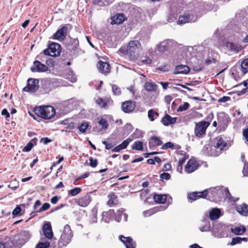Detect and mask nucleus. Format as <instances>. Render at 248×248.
<instances>
[{
	"mask_svg": "<svg viewBox=\"0 0 248 248\" xmlns=\"http://www.w3.org/2000/svg\"><path fill=\"white\" fill-rule=\"evenodd\" d=\"M47 70V66L38 60L35 61L31 67V70L32 72H45Z\"/></svg>",
	"mask_w": 248,
	"mask_h": 248,
	"instance_id": "nucleus-14",
	"label": "nucleus"
},
{
	"mask_svg": "<svg viewBox=\"0 0 248 248\" xmlns=\"http://www.w3.org/2000/svg\"><path fill=\"white\" fill-rule=\"evenodd\" d=\"M214 144L222 151L227 150L229 147L226 138L221 136H218L215 139Z\"/></svg>",
	"mask_w": 248,
	"mask_h": 248,
	"instance_id": "nucleus-11",
	"label": "nucleus"
},
{
	"mask_svg": "<svg viewBox=\"0 0 248 248\" xmlns=\"http://www.w3.org/2000/svg\"><path fill=\"white\" fill-rule=\"evenodd\" d=\"M189 70L190 69L188 66L184 65H180L176 67L174 73L175 74H186L189 72Z\"/></svg>",
	"mask_w": 248,
	"mask_h": 248,
	"instance_id": "nucleus-35",
	"label": "nucleus"
},
{
	"mask_svg": "<svg viewBox=\"0 0 248 248\" xmlns=\"http://www.w3.org/2000/svg\"><path fill=\"white\" fill-rule=\"evenodd\" d=\"M241 243V239L240 237H236L233 238L232 240V242L230 243V245L233 246L236 244H240Z\"/></svg>",
	"mask_w": 248,
	"mask_h": 248,
	"instance_id": "nucleus-59",
	"label": "nucleus"
},
{
	"mask_svg": "<svg viewBox=\"0 0 248 248\" xmlns=\"http://www.w3.org/2000/svg\"><path fill=\"white\" fill-rule=\"evenodd\" d=\"M97 66L99 72L102 74H106L109 73L110 72V65L107 62H104L100 61L98 62Z\"/></svg>",
	"mask_w": 248,
	"mask_h": 248,
	"instance_id": "nucleus-22",
	"label": "nucleus"
},
{
	"mask_svg": "<svg viewBox=\"0 0 248 248\" xmlns=\"http://www.w3.org/2000/svg\"><path fill=\"white\" fill-rule=\"evenodd\" d=\"M143 215L145 217H148L155 214L154 208L145 211L143 212Z\"/></svg>",
	"mask_w": 248,
	"mask_h": 248,
	"instance_id": "nucleus-61",
	"label": "nucleus"
},
{
	"mask_svg": "<svg viewBox=\"0 0 248 248\" xmlns=\"http://www.w3.org/2000/svg\"><path fill=\"white\" fill-rule=\"evenodd\" d=\"M41 242H40L36 246V248H57V243L52 241L47 240L44 241V238H41Z\"/></svg>",
	"mask_w": 248,
	"mask_h": 248,
	"instance_id": "nucleus-20",
	"label": "nucleus"
},
{
	"mask_svg": "<svg viewBox=\"0 0 248 248\" xmlns=\"http://www.w3.org/2000/svg\"><path fill=\"white\" fill-rule=\"evenodd\" d=\"M158 116L157 112L153 109H150L148 112V117L151 121H154L155 118Z\"/></svg>",
	"mask_w": 248,
	"mask_h": 248,
	"instance_id": "nucleus-48",
	"label": "nucleus"
},
{
	"mask_svg": "<svg viewBox=\"0 0 248 248\" xmlns=\"http://www.w3.org/2000/svg\"><path fill=\"white\" fill-rule=\"evenodd\" d=\"M95 103L101 108H107L112 104L113 101L108 97H99L95 100Z\"/></svg>",
	"mask_w": 248,
	"mask_h": 248,
	"instance_id": "nucleus-17",
	"label": "nucleus"
},
{
	"mask_svg": "<svg viewBox=\"0 0 248 248\" xmlns=\"http://www.w3.org/2000/svg\"><path fill=\"white\" fill-rule=\"evenodd\" d=\"M19 186L18 183L16 181H13L10 182L8 187L13 190H16Z\"/></svg>",
	"mask_w": 248,
	"mask_h": 248,
	"instance_id": "nucleus-60",
	"label": "nucleus"
},
{
	"mask_svg": "<svg viewBox=\"0 0 248 248\" xmlns=\"http://www.w3.org/2000/svg\"><path fill=\"white\" fill-rule=\"evenodd\" d=\"M171 43L172 40L170 39H167L162 42H160L157 45V49L160 52H164L165 51L168 50L169 45Z\"/></svg>",
	"mask_w": 248,
	"mask_h": 248,
	"instance_id": "nucleus-25",
	"label": "nucleus"
},
{
	"mask_svg": "<svg viewBox=\"0 0 248 248\" xmlns=\"http://www.w3.org/2000/svg\"><path fill=\"white\" fill-rule=\"evenodd\" d=\"M81 191V189L79 187H76L74 189L70 190L68 191V193L70 194L72 196H75L78 193H79Z\"/></svg>",
	"mask_w": 248,
	"mask_h": 248,
	"instance_id": "nucleus-53",
	"label": "nucleus"
},
{
	"mask_svg": "<svg viewBox=\"0 0 248 248\" xmlns=\"http://www.w3.org/2000/svg\"><path fill=\"white\" fill-rule=\"evenodd\" d=\"M79 42L78 39H73L71 41V44L69 46V49L76 55L79 53L80 49L78 48Z\"/></svg>",
	"mask_w": 248,
	"mask_h": 248,
	"instance_id": "nucleus-30",
	"label": "nucleus"
},
{
	"mask_svg": "<svg viewBox=\"0 0 248 248\" xmlns=\"http://www.w3.org/2000/svg\"><path fill=\"white\" fill-rule=\"evenodd\" d=\"M132 149L137 151H143V142L139 140L135 141L132 146Z\"/></svg>",
	"mask_w": 248,
	"mask_h": 248,
	"instance_id": "nucleus-46",
	"label": "nucleus"
},
{
	"mask_svg": "<svg viewBox=\"0 0 248 248\" xmlns=\"http://www.w3.org/2000/svg\"><path fill=\"white\" fill-rule=\"evenodd\" d=\"M119 240L124 244L126 248H135L136 243L131 237H125L122 235L119 236Z\"/></svg>",
	"mask_w": 248,
	"mask_h": 248,
	"instance_id": "nucleus-18",
	"label": "nucleus"
},
{
	"mask_svg": "<svg viewBox=\"0 0 248 248\" xmlns=\"http://www.w3.org/2000/svg\"><path fill=\"white\" fill-rule=\"evenodd\" d=\"M141 47V44L138 40H131L126 46L121 47L119 51L123 54H126L130 60H133L136 58Z\"/></svg>",
	"mask_w": 248,
	"mask_h": 248,
	"instance_id": "nucleus-1",
	"label": "nucleus"
},
{
	"mask_svg": "<svg viewBox=\"0 0 248 248\" xmlns=\"http://www.w3.org/2000/svg\"><path fill=\"white\" fill-rule=\"evenodd\" d=\"M133 137L135 139H138L142 137L143 133L140 130L136 129L132 135Z\"/></svg>",
	"mask_w": 248,
	"mask_h": 248,
	"instance_id": "nucleus-56",
	"label": "nucleus"
},
{
	"mask_svg": "<svg viewBox=\"0 0 248 248\" xmlns=\"http://www.w3.org/2000/svg\"><path fill=\"white\" fill-rule=\"evenodd\" d=\"M50 207V204L48 203H45L37 211V212H41L43 211H46Z\"/></svg>",
	"mask_w": 248,
	"mask_h": 248,
	"instance_id": "nucleus-62",
	"label": "nucleus"
},
{
	"mask_svg": "<svg viewBox=\"0 0 248 248\" xmlns=\"http://www.w3.org/2000/svg\"><path fill=\"white\" fill-rule=\"evenodd\" d=\"M42 82L41 87L45 93H48L53 89L60 86V85L56 84V81L55 80L45 79Z\"/></svg>",
	"mask_w": 248,
	"mask_h": 248,
	"instance_id": "nucleus-9",
	"label": "nucleus"
},
{
	"mask_svg": "<svg viewBox=\"0 0 248 248\" xmlns=\"http://www.w3.org/2000/svg\"><path fill=\"white\" fill-rule=\"evenodd\" d=\"M153 199L155 202L164 203L166 201L167 195L165 194H155Z\"/></svg>",
	"mask_w": 248,
	"mask_h": 248,
	"instance_id": "nucleus-41",
	"label": "nucleus"
},
{
	"mask_svg": "<svg viewBox=\"0 0 248 248\" xmlns=\"http://www.w3.org/2000/svg\"><path fill=\"white\" fill-rule=\"evenodd\" d=\"M199 229L202 232H209L211 230V224L209 219L202 220Z\"/></svg>",
	"mask_w": 248,
	"mask_h": 248,
	"instance_id": "nucleus-26",
	"label": "nucleus"
},
{
	"mask_svg": "<svg viewBox=\"0 0 248 248\" xmlns=\"http://www.w3.org/2000/svg\"><path fill=\"white\" fill-rule=\"evenodd\" d=\"M162 144V141L156 136H152L149 141V147L150 149H154L155 147Z\"/></svg>",
	"mask_w": 248,
	"mask_h": 248,
	"instance_id": "nucleus-29",
	"label": "nucleus"
},
{
	"mask_svg": "<svg viewBox=\"0 0 248 248\" xmlns=\"http://www.w3.org/2000/svg\"><path fill=\"white\" fill-rule=\"evenodd\" d=\"M160 177L162 180H168L170 178V175L168 172H163L160 174Z\"/></svg>",
	"mask_w": 248,
	"mask_h": 248,
	"instance_id": "nucleus-64",
	"label": "nucleus"
},
{
	"mask_svg": "<svg viewBox=\"0 0 248 248\" xmlns=\"http://www.w3.org/2000/svg\"><path fill=\"white\" fill-rule=\"evenodd\" d=\"M189 106V105L187 102H185L184 103V104L179 106L177 109V110L178 111H182L184 110H186L188 109Z\"/></svg>",
	"mask_w": 248,
	"mask_h": 248,
	"instance_id": "nucleus-58",
	"label": "nucleus"
},
{
	"mask_svg": "<svg viewBox=\"0 0 248 248\" xmlns=\"http://www.w3.org/2000/svg\"><path fill=\"white\" fill-rule=\"evenodd\" d=\"M43 233L48 240L57 243V239L53 237V234L50 223H45L43 226Z\"/></svg>",
	"mask_w": 248,
	"mask_h": 248,
	"instance_id": "nucleus-12",
	"label": "nucleus"
},
{
	"mask_svg": "<svg viewBox=\"0 0 248 248\" xmlns=\"http://www.w3.org/2000/svg\"><path fill=\"white\" fill-rule=\"evenodd\" d=\"M241 69L244 74L248 72V59L242 61L241 64Z\"/></svg>",
	"mask_w": 248,
	"mask_h": 248,
	"instance_id": "nucleus-47",
	"label": "nucleus"
},
{
	"mask_svg": "<svg viewBox=\"0 0 248 248\" xmlns=\"http://www.w3.org/2000/svg\"><path fill=\"white\" fill-rule=\"evenodd\" d=\"M73 233L70 226L68 224L64 226L60 238L57 241V248H62L66 247L72 240Z\"/></svg>",
	"mask_w": 248,
	"mask_h": 248,
	"instance_id": "nucleus-4",
	"label": "nucleus"
},
{
	"mask_svg": "<svg viewBox=\"0 0 248 248\" xmlns=\"http://www.w3.org/2000/svg\"><path fill=\"white\" fill-rule=\"evenodd\" d=\"M88 126V123L86 122L83 123L78 126V129L80 133H83L86 132Z\"/></svg>",
	"mask_w": 248,
	"mask_h": 248,
	"instance_id": "nucleus-52",
	"label": "nucleus"
},
{
	"mask_svg": "<svg viewBox=\"0 0 248 248\" xmlns=\"http://www.w3.org/2000/svg\"><path fill=\"white\" fill-rule=\"evenodd\" d=\"M207 190L200 192H193L187 195L188 201L192 202L200 198H205L207 196Z\"/></svg>",
	"mask_w": 248,
	"mask_h": 248,
	"instance_id": "nucleus-15",
	"label": "nucleus"
},
{
	"mask_svg": "<svg viewBox=\"0 0 248 248\" xmlns=\"http://www.w3.org/2000/svg\"><path fill=\"white\" fill-rule=\"evenodd\" d=\"M202 154L205 156H210V148L209 145L204 146L202 150Z\"/></svg>",
	"mask_w": 248,
	"mask_h": 248,
	"instance_id": "nucleus-51",
	"label": "nucleus"
},
{
	"mask_svg": "<svg viewBox=\"0 0 248 248\" xmlns=\"http://www.w3.org/2000/svg\"><path fill=\"white\" fill-rule=\"evenodd\" d=\"M114 0H93V3L99 6H105L109 5Z\"/></svg>",
	"mask_w": 248,
	"mask_h": 248,
	"instance_id": "nucleus-43",
	"label": "nucleus"
},
{
	"mask_svg": "<svg viewBox=\"0 0 248 248\" xmlns=\"http://www.w3.org/2000/svg\"><path fill=\"white\" fill-rule=\"evenodd\" d=\"M125 16L124 14H116L111 18V24H120L124 21Z\"/></svg>",
	"mask_w": 248,
	"mask_h": 248,
	"instance_id": "nucleus-34",
	"label": "nucleus"
},
{
	"mask_svg": "<svg viewBox=\"0 0 248 248\" xmlns=\"http://www.w3.org/2000/svg\"><path fill=\"white\" fill-rule=\"evenodd\" d=\"M111 118V116L108 115H104L97 118L98 123L101 126L102 129L106 130L108 128V120Z\"/></svg>",
	"mask_w": 248,
	"mask_h": 248,
	"instance_id": "nucleus-21",
	"label": "nucleus"
},
{
	"mask_svg": "<svg viewBox=\"0 0 248 248\" xmlns=\"http://www.w3.org/2000/svg\"><path fill=\"white\" fill-rule=\"evenodd\" d=\"M157 85L151 81H146L144 85V89L148 92H155L157 89Z\"/></svg>",
	"mask_w": 248,
	"mask_h": 248,
	"instance_id": "nucleus-36",
	"label": "nucleus"
},
{
	"mask_svg": "<svg viewBox=\"0 0 248 248\" xmlns=\"http://www.w3.org/2000/svg\"><path fill=\"white\" fill-rule=\"evenodd\" d=\"M61 46L60 45L57 43H51L47 48L43 50V53H40L37 55V58L39 60L44 61L45 55L51 57H56L60 55L61 52Z\"/></svg>",
	"mask_w": 248,
	"mask_h": 248,
	"instance_id": "nucleus-3",
	"label": "nucleus"
},
{
	"mask_svg": "<svg viewBox=\"0 0 248 248\" xmlns=\"http://www.w3.org/2000/svg\"><path fill=\"white\" fill-rule=\"evenodd\" d=\"M168 206L169 204L167 205H159L153 208L155 213L157 212L164 211L168 208Z\"/></svg>",
	"mask_w": 248,
	"mask_h": 248,
	"instance_id": "nucleus-55",
	"label": "nucleus"
},
{
	"mask_svg": "<svg viewBox=\"0 0 248 248\" xmlns=\"http://www.w3.org/2000/svg\"><path fill=\"white\" fill-rule=\"evenodd\" d=\"M34 112L38 116L45 119H50L55 114L54 108L50 106L36 108Z\"/></svg>",
	"mask_w": 248,
	"mask_h": 248,
	"instance_id": "nucleus-5",
	"label": "nucleus"
},
{
	"mask_svg": "<svg viewBox=\"0 0 248 248\" xmlns=\"http://www.w3.org/2000/svg\"><path fill=\"white\" fill-rule=\"evenodd\" d=\"M236 211L241 215L248 216V205L246 204L239 205L236 206Z\"/></svg>",
	"mask_w": 248,
	"mask_h": 248,
	"instance_id": "nucleus-39",
	"label": "nucleus"
},
{
	"mask_svg": "<svg viewBox=\"0 0 248 248\" xmlns=\"http://www.w3.org/2000/svg\"><path fill=\"white\" fill-rule=\"evenodd\" d=\"M215 56H217V54L215 52H212L211 56H209L208 58L206 59L205 61V64L208 65L212 63H215L217 62V59Z\"/></svg>",
	"mask_w": 248,
	"mask_h": 248,
	"instance_id": "nucleus-44",
	"label": "nucleus"
},
{
	"mask_svg": "<svg viewBox=\"0 0 248 248\" xmlns=\"http://www.w3.org/2000/svg\"><path fill=\"white\" fill-rule=\"evenodd\" d=\"M39 80L30 78L27 81V85L23 88V91L27 92L34 93L39 89Z\"/></svg>",
	"mask_w": 248,
	"mask_h": 248,
	"instance_id": "nucleus-10",
	"label": "nucleus"
},
{
	"mask_svg": "<svg viewBox=\"0 0 248 248\" xmlns=\"http://www.w3.org/2000/svg\"><path fill=\"white\" fill-rule=\"evenodd\" d=\"M174 147V144L171 142H168L164 144L161 147L162 149L165 150L168 148H172Z\"/></svg>",
	"mask_w": 248,
	"mask_h": 248,
	"instance_id": "nucleus-63",
	"label": "nucleus"
},
{
	"mask_svg": "<svg viewBox=\"0 0 248 248\" xmlns=\"http://www.w3.org/2000/svg\"><path fill=\"white\" fill-rule=\"evenodd\" d=\"M198 19V16L191 14H185L179 16L177 21L178 24H184L188 22H194Z\"/></svg>",
	"mask_w": 248,
	"mask_h": 248,
	"instance_id": "nucleus-13",
	"label": "nucleus"
},
{
	"mask_svg": "<svg viewBox=\"0 0 248 248\" xmlns=\"http://www.w3.org/2000/svg\"><path fill=\"white\" fill-rule=\"evenodd\" d=\"M207 190V196L208 199L213 202H217L219 201L223 195V191L225 193L226 196L229 199L231 198V194L228 188L222 187L217 186L215 187H211Z\"/></svg>",
	"mask_w": 248,
	"mask_h": 248,
	"instance_id": "nucleus-2",
	"label": "nucleus"
},
{
	"mask_svg": "<svg viewBox=\"0 0 248 248\" xmlns=\"http://www.w3.org/2000/svg\"><path fill=\"white\" fill-rule=\"evenodd\" d=\"M114 211L113 210H109L107 212L102 213V219L106 223L109 222L110 220L114 217Z\"/></svg>",
	"mask_w": 248,
	"mask_h": 248,
	"instance_id": "nucleus-33",
	"label": "nucleus"
},
{
	"mask_svg": "<svg viewBox=\"0 0 248 248\" xmlns=\"http://www.w3.org/2000/svg\"><path fill=\"white\" fill-rule=\"evenodd\" d=\"M209 218L212 220H215L221 216L220 209L217 208H212L209 212Z\"/></svg>",
	"mask_w": 248,
	"mask_h": 248,
	"instance_id": "nucleus-28",
	"label": "nucleus"
},
{
	"mask_svg": "<svg viewBox=\"0 0 248 248\" xmlns=\"http://www.w3.org/2000/svg\"><path fill=\"white\" fill-rule=\"evenodd\" d=\"M66 73H67V75H66V78L68 80H69L70 81H71V82H73V83L76 82L77 78H76V76L75 75H74L73 72L72 70H71L70 69L67 70Z\"/></svg>",
	"mask_w": 248,
	"mask_h": 248,
	"instance_id": "nucleus-45",
	"label": "nucleus"
},
{
	"mask_svg": "<svg viewBox=\"0 0 248 248\" xmlns=\"http://www.w3.org/2000/svg\"><path fill=\"white\" fill-rule=\"evenodd\" d=\"M227 227L220 223L214 225L212 230V234L217 238H223L227 235Z\"/></svg>",
	"mask_w": 248,
	"mask_h": 248,
	"instance_id": "nucleus-7",
	"label": "nucleus"
},
{
	"mask_svg": "<svg viewBox=\"0 0 248 248\" xmlns=\"http://www.w3.org/2000/svg\"><path fill=\"white\" fill-rule=\"evenodd\" d=\"M91 200V197L89 195H86V196L78 199L76 201V203L81 207H85L89 204Z\"/></svg>",
	"mask_w": 248,
	"mask_h": 248,
	"instance_id": "nucleus-24",
	"label": "nucleus"
},
{
	"mask_svg": "<svg viewBox=\"0 0 248 248\" xmlns=\"http://www.w3.org/2000/svg\"><path fill=\"white\" fill-rule=\"evenodd\" d=\"M124 210L123 208L119 209L117 212L114 214V217L115 220L117 222H120L122 216H124V221H126L127 220L128 216L125 213H124Z\"/></svg>",
	"mask_w": 248,
	"mask_h": 248,
	"instance_id": "nucleus-31",
	"label": "nucleus"
},
{
	"mask_svg": "<svg viewBox=\"0 0 248 248\" xmlns=\"http://www.w3.org/2000/svg\"><path fill=\"white\" fill-rule=\"evenodd\" d=\"M241 159L243 163L242 173L244 177L248 176V162L245 159V155L242 153L241 155Z\"/></svg>",
	"mask_w": 248,
	"mask_h": 248,
	"instance_id": "nucleus-38",
	"label": "nucleus"
},
{
	"mask_svg": "<svg viewBox=\"0 0 248 248\" xmlns=\"http://www.w3.org/2000/svg\"><path fill=\"white\" fill-rule=\"evenodd\" d=\"M226 46L229 50L234 52H238L241 49V47L239 45L230 42H226Z\"/></svg>",
	"mask_w": 248,
	"mask_h": 248,
	"instance_id": "nucleus-37",
	"label": "nucleus"
},
{
	"mask_svg": "<svg viewBox=\"0 0 248 248\" xmlns=\"http://www.w3.org/2000/svg\"><path fill=\"white\" fill-rule=\"evenodd\" d=\"M231 232L236 235H242L246 231V227L243 225H240L238 227H232Z\"/></svg>",
	"mask_w": 248,
	"mask_h": 248,
	"instance_id": "nucleus-40",
	"label": "nucleus"
},
{
	"mask_svg": "<svg viewBox=\"0 0 248 248\" xmlns=\"http://www.w3.org/2000/svg\"><path fill=\"white\" fill-rule=\"evenodd\" d=\"M209 123L205 121H201L196 124L194 133L196 137L201 138L205 135L206 130Z\"/></svg>",
	"mask_w": 248,
	"mask_h": 248,
	"instance_id": "nucleus-8",
	"label": "nucleus"
},
{
	"mask_svg": "<svg viewBox=\"0 0 248 248\" xmlns=\"http://www.w3.org/2000/svg\"><path fill=\"white\" fill-rule=\"evenodd\" d=\"M218 123L223 128H225L230 121L229 116L224 112H221L217 114Z\"/></svg>",
	"mask_w": 248,
	"mask_h": 248,
	"instance_id": "nucleus-16",
	"label": "nucleus"
},
{
	"mask_svg": "<svg viewBox=\"0 0 248 248\" xmlns=\"http://www.w3.org/2000/svg\"><path fill=\"white\" fill-rule=\"evenodd\" d=\"M132 141V139L130 138H127L126 140L123 141V142L119 144L122 150L126 148L129 144Z\"/></svg>",
	"mask_w": 248,
	"mask_h": 248,
	"instance_id": "nucleus-50",
	"label": "nucleus"
},
{
	"mask_svg": "<svg viewBox=\"0 0 248 248\" xmlns=\"http://www.w3.org/2000/svg\"><path fill=\"white\" fill-rule=\"evenodd\" d=\"M30 237L31 234L29 231H22L14 237L13 244L17 248H20Z\"/></svg>",
	"mask_w": 248,
	"mask_h": 248,
	"instance_id": "nucleus-6",
	"label": "nucleus"
},
{
	"mask_svg": "<svg viewBox=\"0 0 248 248\" xmlns=\"http://www.w3.org/2000/svg\"><path fill=\"white\" fill-rule=\"evenodd\" d=\"M33 146V143L31 141L29 142L27 145L23 148L22 151L25 152H28L31 150L32 147Z\"/></svg>",
	"mask_w": 248,
	"mask_h": 248,
	"instance_id": "nucleus-57",
	"label": "nucleus"
},
{
	"mask_svg": "<svg viewBox=\"0 0 248 248\" xmlns=\"http://www.w3.org/2000/svg\"><path fill=\"white\" fill-rule=\"evenodd\" d=\"M113 93L115 95H119L121 93V90L117 85L113 84L111 86Z\"/></svg>",
	"mask_w": 248,
	"mask_h": 248,
	"instance_id": "nucleus-49",
	"label": "nucleus"
},
{
	"mask_svg": "<svg viewBox=\"0 0 248 248\" xmlns=\"http://www.w3.org/2000/svg\"><path fill=\"white\" fill-rule=\"evenodd\" d=\"M176 118L171 117L169 114H166L161 120V123L165 126H168L173 124L176 122Z\"/></svg>",
	"mask_w": 248,
	"mask_h": 248,
	"instance_id": "nucleus-32",
	"label": "nucleus"
},
{
	"mask_svg": "<svg viewBox=\"0 0 248 248\" xmlns=\"http://www.w3.org/2000/svg\"><path fill=\"white\" fill-rule=\"evenodd\" d=\"M242 84L244 85L245 87H246L245 88L243 89L241 91H237L236 93L238 95H241L245 94L248 90V82L247 81H244Z\"/></svg>",
	"mask_w": 248,
	"mask_h": 248,
	"instance_id": "nucleus-54",
	"label": "nucleus"
},
{
	"mask_svg": "<svg viewBox=\"0 0 248 248\" xmlns=\"http://www.w3.org/2000/svg\"><path fill=\"white\" fill-rule=\"evenodd\" d=\"M67 30L68 28L67 27H62L54 34V38L59 40H64L66 36Z\"/></svg>",
	"mask_w": 248,
	"mask_h": 248,
	"instance_id": "nucleus-23",
	"label": "nucleus"
},
{
	"mask_svg": "<svg viewBox=\"0 0 248 248\" xmlns=\"http://www.w3.org/2000/svg\"><path fill=\"white\" fill-rule=\"evenodd\" d=\"M210 156H217L222 153L221 151L218 148H217L215 145L213 146H210Z\"/></svg>",
	"mask_w": 248,
	"mask_h": 248,
	"instance_id": "nucleus-42",
	"label": "nucleus"
},
{
	"mask_svg": "<svg viewBox=\"0 0 248 248\" xmlns=\"http://www.w3.org/2000/svg\"><path fill=\"white\" fill-rule=\"evenodd\" d=\"M198 168V165L196 161L194 159H190L188 161L185 170L187 173H191Z\"/></svg>",
	"mask_w": 248,
	"mask_h": 248,
	"instance_id": "nucleus-27",
	"label": "nucleus"
},
{
	"mask_svg": "<svg viewBox=\"0 0 248 248\" xmlns=\"http://www.w3.org/2000/svg\"><path fill=\"white\" fill-rule=\"evenodd\" d=\"M136 106L135 102L132 100L126 101L122 105V109L125 113H130L135 108Z\"/></svg>",
	"mask_w": 248,
	"mask_h": 248,
	"instance_id": "nucleus-19",
	"label": "nucleus"
}]
</instances>
